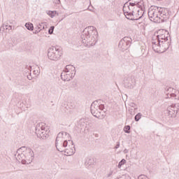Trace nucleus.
<instances>
[{
	"label": "nucleus",
	"mask_w": 179,
	"mask_h": 179,
	"mask_svg": "<svg viewBox=\"0 0 179 179\" xmlns=\"http://www.w3.org/2000/svg\"><path fill=\"white\" fill-rule=\"evenodd\" d=\"M170 34L166 29H159L152 37V50L155 52H164L170 47Z\"/></svg>",
	"instance_id": "obj_1"
},
{
	"label": "nucleus",
	"mask_w": 179,
	"mask_h": 179,
	"mask_svg": "<svg viewBox=\"0 0 179 179\" xmlns=\"http://www.w3.org/2000/svg\"><path fill=\"white\" fill-rule=\"evenodd\" d=\"M99 38V32H97V29L93 26H90L86 27L81 36L82 43L85 47H92L96 45L97 40Z\"/></svg>",
	"instance_id": "obj_2"
},
{
	"label": "nucleus",
	"mask_w": 179,
	"mask_h": 179,
	"mask_svg": "<svg viewBox=\"0 0 179 179\" xmlns=\"http://www.w3.org/2000/svg\"><path fill=\"white\" fill-rule=\"evenodd\" d=\"M15 159L22 164H30L34 159L33 150L27 147H21L17 150Z\"/></svg>",
	"instance_id": "obj_3"
},
{
	"label": "nucleus",
	"mask_w": 179,
	"mask_h": 179,
	"mask_svg": "<svg viewBox=\"0 0 179 179\" xmlns=\"http://www.w3.org/2000/svg\"><path fill=\"white\" fill-rule=\"evenodd\" d=\"M91 113L96 118H104L106 110H104V105L101 103V101H94L92 103Z\"/></svg>",
	"instance_id": "obj_4"
},
{
	"label": "nucleus",
	"mask_w": 179,
	"mask_h": 179,
	"mask_svg": "<svg viewBox=\"0 0 179 179\" xmlns=\"http://www.w3.org/2000/svg\"><path fill=\"white\" fill-rule=\"evenodd\" d=\"M62 55V48L59 46H51L48 50V58L50 61H59Z\"/></svg>",
	"instance_id": "obj_5"
},
{
	"label": "nucleus",
	"mask_w": 179,
	"mask_h": 179,
	"mask_svg": "<svg viewBox=\"0 0 179 179\" xmlns=\"http://www.w3.org/2000/svg\"><path fill=\"white\" fill-rule=\"evenodd\" d=\"M71 141V136L69 134L62 131L58 134L57 137L56 138V148L59 152L64 151V142H69Z\"/></svg>",
	"instance_id": "obj_6"
},
{
	"label": "nucleus",
	"mask_w": 179,
	"mask_h": 179,
	"mask_svg": "<svg viewBox=\"0 0 179 179\" xmlns=\"http://www.w3.org/2000/svg\"><path fill=\"white\" fill-rule=\"evenodd\" d=\"M36 134L38 138L46 139L50 135V130H48V127H47L45 123H38L36 126Z\"/></svg>",
	"instance_id": "obj_7"
},
{
	"label": "nucleus",
	"mask_w": 179,
	"mask_h": 179,
	"mask_svg": "<svg viewBox=\"0 0 179 179\" xmlns=\"http://www.w3.org/2000/svg\"><path fill=\"white\" fill-rule=\"evenodd\" d=\"M63 151L67 156H72V155L75 154L76 149L75 145L72 141H65L63 143Z\"/></svg>",
	"instance_id": "obj_8"
},
{
	"label": "nucleus",
	"mask_w": 179,
	"mask_h": 179,
	"mask_svg": "<svg viewBox=\"0 0 179 179\" xmlns=\"http://www.w3.org/2000/svg\"><path fill=\"white\" fill-rule=\"evenodd\" d=\"M148 16L152 22L158 23L159 18V8L156 6H151L148 10Z\"/></svg>",
	"instance_id": "obj_9"
},
{
	"label": "nucleus",
	"mask_w": 179,
	"mask_h": 179,
	"mask_svg": "<svg viewBox=\"0 0 179 179\" xmlns=\"http://www.w3.org/2000/svg\"><path fill=\"white\" fill-rule=\"evenodd\" d=\"M131 43H132V38H131V37H124L119 43V48L122 50V51H125L131 47Z\"/></svg>",
	"instance_id": "obj_10"
},
{
	"label": "nucleus",
	"mask_w": 179,
	"mask_h": 179,
	"mask_svg": "<svg viewBox=\"0 0 179 179\" xmlns=\"http://www.w3.org/2000/svg\"><path fill=\"white\" fill-rule=\"evenodd\" d=\"M134 11L135 10H129V3H124L123 6V12L127 19H129L130 20H135V17H134Z\"/></svg>",
	"instance_id": "obj_11"
},
{
	"label": "nucleus",
	"mask_w": 179,
	"mask_h": 179,
	"mask_svg": "<svg viewBox=\"0 0 179 179\" xmlns=\"http://www.w3.org/2000/svg\"><path fill=\"white\" fill-rule=\"evenodd\" d=\"M179 110V103H176L175 104H172L170 106L168 107L167 111L169 117H171L172 118L176 117L177 115V113H178Z\"/></svg>",
	"instance_id": "obj_12"
},
{
	"label": "nucleus",
	"mask_w": 179,
	"mask_h": 179,
	"mask_svg": "<svg viewBox=\"0 0 179 179\" xmlns=\"http://www.w3.org/2000/svg\"><path fill=\"white\" fill-rule=\"evenodd\" d=\"M159 22H164V20L169 19V10L166 8H159L158 12Z\"/></svg>",
	"instance_id": "obj_13"
},
{
	"label": "nucleus",
	"mask_w": 179,
	"mask_h": 179,
	"mask_svg": "<svg viewBox=\"0 0 179 179\" xmlns=\"http://www.w3.org/2000/svg\"><path fill=\"white\" fill-rule=\"evenodd\" d=\"M127 3H129V10H134V6L136 8H142L143 6V1L142 0H129Z\"/></svg>",
	"instance_id": "obj_14"
},
{
	"label": "nucleus",
	"mask_w": 179,
	"mask_h": 179,
	"mask_svg": "<svg viewBox=\"0 0 179 179\" xmlns=\"http://www.w3.org/2000/svg\"><path fill=\"white\" fill-rule=\"evenodd\" d=\"M138 8L136 10H134L133 17H134V20H138V19H141L143 16V13H145V8H143V6L136 7Z\"/></svg>",
	"instance_id": "obj_15"
},
{
	"label": "nucleus",
	"mask_w": 179,
	"mask_h": 179,
	"mask_svg": "<svg viewBox=\"0 0 179 179\" xmlns=\"http://www.w3.org/2000/svg\"><path fill=\"white\" fill-rule=\"evenodd\" d=\"M63 72H65L66 73L74 77L75 73H76V71H75V66L72 65H67Z\"/></svg>",
	"instance_id": "obj_16"
},
{
	"label": "nucleus",
	"mask_w": 179,
	"mask_h": 179,
	"mask_svg": "<svg viewBox=\"0 0 179 179\" xmlns=\"http://www.w3.org/2000/svg\"><path fill=\"white\" fill-rule=\"evenodd\" d=\"M61 78L64 82H69V80H72V79H73V76H70V74H68V73L63 71L61 73Z\"/></svg>",
	"instance_id": "obj_17"
},
{
	"label": "nucleus",
	"mask_w": 179,
	"mask_h": 179,
	"mask_svg": "<svg viewBox=\"0 0 179 179\" xmlns=\"http://www.w3.org/2000/svg\"><path fill=\"white\" fill-rule=\"evenodd\" d=\"M135 78H129L127 79V82L126 83L127 87H134L135 86Z\"/></svg>",
	"instance_id": "obj_18"
},
{
	"label": "nucleus",
	"mask_w": 179,
	"mask_h": 179,
	"mask_svg": "<svg viewBox=\"0 0 179 179\" xmlns=\"http://www.w3.org/2000/svg\"><path fill=\"white\" fill-rule=\"evenodd\" d=\"M25 27L27 29V30H29L30 31H33L34 30V27L31 22H27L25 24Z\"/></svg>",
	"instance_id": "obj_19"
},
{
	"label": "nucleus",
	"mask_w": 179,
	"mask_h": 179,
	"mask_svg": "<svg viewBox=\"0 0 179 179\" xmlns=\"http://www.w3.org/2000/svg\"><path fill=\"white\" fill-rule=\"evenodd\" d=\"M6 30H12V27L10 25H8V23L7 24H3L1 28H0V30L1 31H2V29H5Z\"/></svg>",
	"instance_id": "obj_20"
},
{
	"label": "nucleus",
	"mask_w": 179,
	"mask_h": 179,
	"mask_svg": "<svg viewBox=\"0 0 179 179\" xmlns=\"http://www.w3.org/2000/svg\"><path fill=\"white\" fill-rule=\"evenodd\" d=\"M47 15L50 16V17H55V15H57V11L56 10H48L46 11Z\"/></svg>",
	"instance_id": "obj_21"
},
{
	"label": "nucleus",
	"mask_w": 179,
	"mask_h": 179,
	"mask_svg": "<svg viewBox=\"0 0 179 179\" xmlns=\"http://www.w3.org/2000/svg\"><path fill=\"white\" fill-rule=\"evenodd\" d=\"M125 163H127V160H125L124 159H122L117 165L118 169H121V167H122V166H124Z\"/></svg>",
	"instance_id": "obj_22"
},
{
	"label": "nucleus",
	"mask_w": 179,
	"mask_h": 179,
	"mask_svg": "<svg viewBox=\"0 0 179 179\" xmlns=\"http://www.w3.org/2000/svg\"><path fill=\"white\" fill-rule=\"evenodd\" d=\"M141 118H142V113H138L135 116V117H134L135 121H136V122L139 121V120H140Z\"/></svg>",
	"instance_id": "obj_23"
},
{
	"label": "nucleus",
	"mask_w": 179,
	"mask_h": 179,
	"mask_svg": "<svg viewBox=\"0 0 179 179\" xmlns=\"http://www.w3.org/2000/svg\"><path fill=\"white\" fill-rule=\"evenodd\" d=\"M85 164L87 167H89V166L92 165V159H87Z\"/></svg>",
	"instance_id": "obj_24"
},
{
	"label": "nucleus",
	"mask_w": 179,
	"mask_h": 179,
	"mask_svg": "<svg viewBox=\"0 0 179 179\" xmlns=\"http://www.w3.org/2000/svg\"><path fill=\"white\" fill-rule=\"evenodd\" d=\"M129 129H131V127L129 126H126L124 129V131L126 134H129Z\"/></svg>",
	"instance_id": "obj_25"
},
{
	"label": "nucleus",
	"mask_w": 179,
	"mask_h": 179,
	"mask_svg": "<svg viewBox=\"0 0 179 179\" xmlns=\"http://www.w3.org/2000/svg\"><path fill=\"white\" fill-rule=\"evenodd\" d=\"M138 179H149V178L145 175H141L138 177Z\"/></svg>",
	"instance_id": "obj_26"
},
{
	"label": "nucleus",
	"mask_w": 179,
	"mask_h": 179,
	"mask_svg": "<svg viewBox=\"0 0 179 179\" xmlns=\"http://www.w3.org/2000/svg\"><path fill=\"white\" fill-rule=\"evenodd\" d=\"M53 31H54V27L52 26V27H50V28L49 29L48 33H49V34H52Z\"/></svg>",
	"instance_id": "obj_27"
},
{
	"label": "nucleus",
	"mask_w": 179,
	"mask_h": 179,
	"mask_svg": "<svg viewBox=\"0 0 179 179\" xmlns=\"http://www.w3.org/2000/svg\"><path fill=\"white\" fill-rule=\"evenodd\" d=\"M34 75H39L40 71H38V69L33 71Z\"/></svg>",
	"instance_id": "obj_28"
},
{
	"label": "nucleus",
	"mask_w": 179,
	"mask_h": 179,
	"mask_svg": "<svg viewBox=\"0 0 179 179\" xmlns=\"http://www.w3.org/2000/svg\"><path fill=\"white\" fill-rule=\"evenodd\" d=\"M118 179H128V176L122 175L121 177L118 178Z\"/></svg>",
	"instance_id": "obj_29"
},
{
	"label": "nucleus",
	"mask_w": 179,
	"mask_h": 179,
	"mask_svg": "<svg viewBox=\"0 0 179 179\" xmlns=\"http://www.w3.org/2000/svg\"><path fill=\"white\" fill-rule=\"evenodd\" d=\"M131 107H134V110H138V108L136 107V105L135 103H131Z\"/></svg>",
	"instance_id": "obj_30"
},
{
	"label": "nucleus",
	"mask_w": 179,
	"mask_h": 179,
	"mask_svg": "<svg viewBox=\"0 0 179 179\" xmlns=\"http://www.w3.org/2000/svg\"><path fill=\"white\" fill-rule=\"evenodd\" d=\"M129 113H130V114L131 115H135V113L132 112V109H129Z\"/></svg>",
	"instance_id": "obj_31"
},
{
	"label": "nucleus",
	"mask_w": 179,
	"mask_h": 179,
	"mask_svg": "<svg viewBox=\"0 0 179 179\" xmlns=\"http://www.w3.org/2000/svg\"><path fill=\"white\" fill-rule=\"evenodd\" d=\"M120 148V143H117V144L115 146V149H118Z\"/></svg>",
	"instance_id": "obj_32"
},
{
	"label": "nucleus",
	"mask_w": 179,
	"mask_h": 179,
	"mask_svg": "<svg viewBox=\"0 0 179 179\" xmlns=\"http://www.w3.org/2000/svg\"><path fill=\"white\" fill-rule=\"evenodd\" d=\"M124 153H128V150H124Z\"/></svg>",
	"instance_id": "obj_33"
},
{
	"label": "nucleus",
	"mask_w": 179,
	"mask_h": 179,
	"mask_svg": "<svg viewBox=\"0 0 179 179\" xmlns=\"http://www.w3.org/2000/svg\"><path fill=\"white\" fill-rule=\"evenodd\" d=\"M158 1H161V0H158Z\"/></svg>",
	"instance_id": "obj_34"
}]
</instances>
